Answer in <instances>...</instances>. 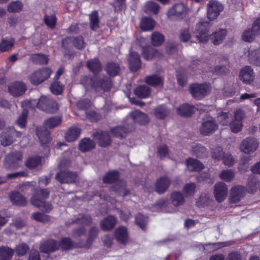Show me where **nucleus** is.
<instances>
[{"mask_svg":"<svg viewBox=\"0 0 260 260\" xmlns=\"http://www.w3.org/2000/svg\"><path fill=\"white\" fill-rule=\"evenodd\" d=\"M211 89V85L207 83H196L190 85L189 91L192 96L197 99H201L209 94Z\"/></svg>","mask_w":260,"mask_h":260,"instance_id":"obj_6","label":"nucleus"},{"mask_svg":"<svg viewBox=\"0 0 260 260\" xmlns=\"http://www.w3.org/2000/svg\"><path fill=\"white\" fill-rule=\"evenodd\" d=\"M155 25V21L150 17H144L140 23V27L144 31H149L153 29Z\"/></svg>","mask_w":260,"mask_h":260,"instance_id":"obj_35","label":"nucleus"},{"mask_svg":"<svg viewBox=\"0 0 260 260\" xmlns=\"http://www.w3.org/2000/svg\"><path fill=\"white\" fill-rule=\"evenodd\" d=\"M22 133L16 131L13 127H9L8 129L3 132L0 135V142L4 146L11 145L17 138L21 137Z\"/></svg>","mask_w":260,"mask_h":260,"instance_id":"obj_7","label":"nucleus"},{"mask_svg":"<svg viewBox=\"0 0 260 260\" xmlns=\"http://www.w3.org/2000/svg\"><path fill=\"white\" fill-rule=\"evenodd\" d=\"M120 70L118 64L114 62H109L106 67V71L110 76H115L118 75Z\"/></svg>","mask_w":260,"mask_h":260,"instance_id":"obj_44","label":"nucleus"},{"mask_svg":"<svg viewBox=\"0 0 260 260\" xmlns=\"http://www.w3.org/2000/svg\"><path fill=\"white\" fill-rule=\"evenodd\" d=\"M52 73V71L48 68H44L34 72L30 76V82L34 85H38L47 80Z\"/></svg>","mask_w":260,"mask_h":260,"instance_id":"obj_9","label":"nucleus"},{"mask_svg":"<svg viewBox=\"0 0 260 260\" xmlns=\"http://www.w3.org/2000/svg\"><path fill=\"white\" fill-rule=\"evenodd\" d=\"M219 122L223 125H228L230 123V114L227 112H222L217 116Z\"/></svg>","mask_w":260,"mask_h":260,"instance_id":"obj_59","label":"nucleus"},{"mask_svg":"<svg viewBox=\"0 0 260 260\" xmlns=\"http://www.w3.org/2000/svg\"><path fill=\"white\" fill-rule=\"evenodd\" d=\"M196 109L194 106L184 104L177 108V113L181 116H187L193 113Z\"/></svg>","mask_w":260,"mask_h":260,"instance_id":"obj_27","label":"nucleus"},{"mask_svg":"<svg viewBox=\"0 0 260 260\" xmlns=\"http://www.w3.org/2000/svg\"><path fill=\"white\" fill-rule=\"evenodd\" d=\"M170 113L168 110L165 106L161 105L157 107L154 111V115L157 118L163 119L166 117Z\"/></svg>","mask_w":260,"mask_h":260,"instance_id":"obj_45","label":"nucleus"},{"mask_svg":"<svg viewBox=\"0 0 260 260\" xmlns=\"http://www.w3.org/2000/svg\"><path fill=\"white\" fill-rule=\"evenodd\" d=\"M67 42H73V45L78 49H82L84 47V42L82 37L73 38L68 37L62 41V44L65 46Z\"/></svg>","mask_w":260,"mask_h":260,"instance_id":"obj_36","label":"nucleus"},{"mask_svg":"<svg viewBox=\"0 0 260 260\" xmlns=\"http://www.w3.org/2000/svg\"><path fill=\"white\" fill-rule=\"evenodd\" d=\"M223 7L216 1H210L208 5L207 17L210 20L215 19L223 10Z\"/></svg>","mask_w":260,"mask_h":260,"instance_id":"obj_13","label":"nucleus"},{"mask_svg":"<svg viewBox=\"0 0 260 260\" xmlns=\"http://www.w3.org/2000/svg\"><path fill=\"white\" fill-rule=\"evenodd\" d=\"M37 104V107L40 110L48 113H53L58 110V105L54 101L50 100L45 96H42L37 102L36 100H26L22 102V107L34 108Z\"/></svg>","mask_w":260,"mask_h":260,"instance_id":"obj_1","label":"nucleus"},{"mask_svg":"<svg viewBox=\"0 0 260 260\" xmlns=\"http://www.w3.org/2000/svg\"><path fill=\"white\" fill-rule=\"evenodd\" d=\"M32 217L35 220L41 222H47L51 219L49 215L40 212L34 213L32 215Z\"/></svg>","mask_w":260,"mask_h":260,"instance_id":"obj_54","label":"nucleus"},{"mask_svg":"<svg viewBox=\"0 0 260 260\" xmlns=\"http://www.w3.org/2000/svg\"><path fill=\"white\" fill-rule=\"evenodd\" d=\"M159 5L153 1H148L144 5V10L146 13L157 14L159 11Z\"/></svg>","mask_w":260,"mask_h":260,"instance_id":"obj_32","label":"nucleus"},{"mask_svg":"<svg viewBox=\"0 0 260 260\" xmlns=\"http://www.w3.org/2000/svg\"><path fill=\"white\" fill-rule=\"evenodd\" d=\"M61 122V119L58 117H53L47 119L44 123V127L37 128V136L42 144H45L50 141L49 133L46 129L52 128L57 126Z\"/></svg>","mask_w":260,"mask_h":260,"instance_id":"obj_3","label":"nucleus"},{"mask_svg":"<svg viewBox=\"0 0 260 260\" xmlns=\"http://www.w3.org/2000/svg\"><path fill=\"white\" fill-rule=\"evenodd\" d=\"M211 26V23L202 20L196 24L193 34L200 43L204 44L209 40V30Z\"/></svg>","mask_w":260,"mask_h":260,"instance_id":"obj_5","label":"nucleus"},{"mask_svg":"<svg viewBox=\"0 0 260 260\" xmlns=\"http://www.w3.org/2000/svg\"><path fill=\"white\" fill-rule=\"evenodd\" d=\"M164 41V36L158 32H154L152 34L151 42L153 46H159Z\"/></svg>","mask_w":260,"mask_h":260,"instance_id":"obj_51","label":"nucleus"},{"mask_svg":"<svg viewBox=\"0 0 260 260\" xmlns=\"http://www.w3.org/2000/svg\"><path fill=\"white\" fill-rule=\"evenodd\" d=\"M186 164L188 169L191 171H200L204 168V165L196 159L188 158L186 159Z\"/></svg>","mask_w":260,"mask_h":260,"instance_id":"obj_31","label":"nucleus"},{"mask_svg":"<svg viewBox=\"0 0 260 260\" xmlns=\"http://www.w3.org/2000/svg\"><path fill=\"white\" fill-rule=\"evenodd\" d=\"M23 7V4L19 1H13L11 2L8 6L7 10L10 13H16L20 12Z\"/></svg>","mask_w":260,"mask_h":260,"instance_id":"obj_42","label":"nucleus"},{"mask_svg":"<svg viewBox=\"0 0 260 260\" xmlns=\"http://www.w3.org/2000/svg\"><path fill=\"white\" fill-rule=\"evenodd\" d=\"M145 82L148 84L152 86L162 85L164 82V78L157 75H153L147 77L145 78Z\"/></svg>","mask_w":260,"mask_h":260,"instance_id":"obj_37","label":"nucleus"},{"mask_svg":"<svg viewBox=\"0 0 260 260\" xmlns=\"http://www.w3.org/2000/svg\"><path fill=\"white\" fill-rule=\"evenodd\" d=\"M179 38L182 42H188L191 38V34L189 32V28L188 27L182 28L180 31Z\"/></svg>","mask_w":260,"mask_h":260,"instance_id":"obj_58","label":"nucleus"},{"mask_svg":"<svg viewBox=\"0 0 260 260\" xmlns=\"http://www.w3.org/2000/svg\"><path fill=\"white\" fill-rule=\"evenodd\" d=\"M131 116L133 120L141 124H144L148 122L147 116L138 110H135L131 112Z\"/></svg>","mask_w":260,"mask_h":260,"instance_id":"obj_28","label":"nucleus"},{"mask_svg":"<svg viewBox=\"0 0 260 260\" xmlns=\"http://www.w3.org/2000/svg\"><path fill=\"white\" fill-rule=\"evenodd\" d=\"M15 40L12 38H4L0 43V51H8L11 50L14 46Z\"/></svg>","mask_w":260,"mask_h":260,"instance_id":"obj_38","label":"nucleus"},{"mask_svg":"<svg viewBox=\"0 0 260 260\" xmlns=\"http://www.w3.org/2000/svg\"><path fill=\"white\" fill-rule=\"evenodd\" d=\"M228 186L223 182L216 183L214 186L213 194L216 201L221 203L224 201L228 195Z\"/></svg>","mask_w":260,"mask_h":260,"instance_id":"obj_12","label":"nucleus"},{"mask_svg":"<svg viewBox=\"0 0 260 260\" xmlns=\"http://www.w3.org/2000/svg\"><path fill=\"white\" fill-rule=\"evenodd\" d=\"M55 178L56 180L61 183H69L75 182L78 178V176L75 173L65 170L58 173Z\"/></svg>","mask_w":260,"mask_h":260,"instance_id":"obj_16","label":"nucleus"},{"mask_svg":"<svg viewBox=\"0 0 260 260\" xmlns=\"http://www.w3.org/2000/svg\"><path fill=\"white\" fill-rule=\"evenodd\" d=\"M13 254V250L8 247L0 248V259H6L11 257Z\"/></svg>","mask_w":260,"mask_h":260,"instance_id":"obj_53","label":"nucleus"},{"mask_svg":"<svg viewBox=\"0 0 260 260\" xmlns=\"http://www.w3.org/2000/svg\"><path fill=\"white\" fill-rule=\"evenodd\" d=\"M81 134V129L76 126L68 129L65 134V139L68 142H72L78 138Z\"/></svg>","mask_w":260,"mask_h":260,"instance_id":"obj_29","label":"nucleus"},{"mask_svg":"<svg viewBox=\"0 0 260 260\" xmlns=\"http://www.w3.org/2000/svg\"><path fill=\"white\" fill-rule=\"evenodd\" d=\"M90 27L93 30H95L99 27V18L97 12H93L90 15Z\"/></svg>","mask_w":260,"mask_h":260,"instance_id":"obj_57","label":"nucleus"},{"mask_svg":"<svg viewBox=\"0 0 260 260\" xmlns=\"http://www.w3.org/2000/svg\"><path fill=\"white\" fill-rule=\"evenodd\" d=\"M59 247L58 243L52 239L47 240L40 245V251L44 253H49L57 250Z\"/></svg>","mask_w":260,"mask_h":260,"instance_id":"obj_21","label":"nucleus"},{"mask_svg":"<svg viewBox=\"0 0 260 260\" xmlns=\"http://www.w3.org/2000/svg\"><path fill=\"white\" fill-rule=\"evenodd\" d=\"M248 58L251 63L260 66V49L250 50L248 53Z\"/></svg>","mask_w":260,"mask_h":260,"instance_id":"obj_41","label":"nucleus"},{"mask_svg":"<svg viewBox=\"0 0 260 260\" xmlns=\"http://www.w3.org/2000/svg\"><path fill=\"white\" fill-rule=\"evenodd\" d=\"M188 8L183 3H178L173 5L167 11V15L170 19H182L188 13Z\"/></svg>","mask_w":260,"mask_h":260,"instance_id":"obj_8","label":"nucleus"},{"mask_svg":"<svg viewBox=\"0 0 260 260\" xmlns=\"http://www.w3.org/2000/svg\"><path fill=\"white\" fill-rule=\"evenodd\" d=\"M142 55L147 60L152 59L153 57H159L160 53L151 46L143 48Z\"/></svg>","mask_w":260,"mask_h":260,"instance_id":"obj_30","label":"nucleus"},{"mask_svg":"<svg viewBox=\"0 0 260 260\" xmlns=\"http://www.w3.org/2000/svg\"><path fill=\"white\" fill-rule=\"evenodd\" d=\"M170 184V180L168 177H161L156 182L155 190L158 193H162L167 190Z\"/></svg>","mask_w":260,"mask_h":260,"instance_id":"obj_23","label":"nucleus"},{"mask_svg":"<svg viewBox=\"0 0 260 260\" xmlns=\"http://www.w3.org/2000/svg\"><path fill=\"white\" fill-rule=\"evenodd\" d=\"M117 220L113 216H109L100 222L102 230L107 231L112 230L115 225Z\"/></svg>","mask_w":260,"mask_h":260,"instance_id":"obj_26","label":"nucleus"},{"mask_svg":"<svg viewBox=\"0 0 260 260\" xmlns=\"http://www.w3.org/2000/svg\"><path fill=\"white\" fill-rule=\"evenodd\" d=\"M81 82L86 89L91 88L95 91H100L101 90L107 91L111 86V81L107 77L101 79L96 77L91 78L85 76L82 78Z\"/></svg>","mask_w":260,"mask_h":260,"instance_id":"obj_2","label":"nucleus"},{"mask_svg":"<svg viewBox=\"0 0 260 260\" xmlns=\"http://www.w3.org/2000/svg\"><path fill=\"white\" fill-rule=\"evenodd\" d=\"M223 164L228 166H231L235 163V159L229 153H224L222 157Z\"/></svg>","mask_w":260,"mask_h":260,"instance_id":"obj_64","label":"nucleus"},{"mask_svg":"<svg viewBox=\"0 0 260 260\" xmlns=\"http://www.w3.org/2000/svg\"><path fill=\"white\" fill-rule=\"evenodd\" d=\"M171 200L174 206H179L183 204L184 201L183 194L178 191H174L171 194Z\"/></svg>","mask_w":260,"mask_h":260,"instance_id":"obj_40","label":"nucleus"},{"mask_svg":"<svg viewBox=\"0 0 260 260\" xmlns=\"http://www.w3.org/2000/svg\"><path fill=\"white\" fill-rule=\"evenodd\" d=\"M34 61L37 63L46 64L48 61L47 56L42 54H36L33 55Z\"/></svg>","mask_w":260,"mask_h":260,"instance_id":"obj_61","label":"nucleus"},{"mask_svg":"<svg viewBox=\"0 0 260 260\" xmlns=\"http://www.w3.org/2000/svg\"><path fill=\"white\" fill-rule=\"evenodd\" d=\"M111 131L113 136L119 138H124L128 132L127 129L123 126L115 127L111 129Z\"/></svg>","mask_w":260,"mask_h":260,"instance_id":"obj_50","label":"nucleus"},{"mask_svg":"<svg viewBox=\"0 0 260 260\" xmlns=\"http://www.w3.org/2000/svg\"><path fill=\"white\" fill-rule=\"evenodd\" d=\"M235 173L232 170H224L219 174L220 178L225 182H231L235 177Z\"/></svg>","mask_w":260,"mask_h":260,"instance_id":"obj_46","label":"nucleus"},{"mask_svg":"<svg viewBox=\"0 0 260 260\" xmlns=\"http://www.w3.org/2000/svg\"><path fill=\"white\" fill-rule=\"evenodd\" d=\"M233 242L226 241L223 242H217L213 243H207L203 245V249L205 252L211 253L221 248L231 245Z\"/></svg>","mask_w":260,"mask_h":260,"instance_id":"obj_19","label":"nucleus"},{"mask_svg":"<svg viewBox=\"0 0 260 260\" xmlns=\"http://www.w3.org/2000/svg\"><path fill=\"white\" fill-rule=\"evenodd\" d=\"M247 192L246 189L242 186L236 185L231 188L230 190V200L232 203L239 202L244 198Z\"/></svg>","mask_w":260,"mask_h":260,"instance_id":"obj_15","label":"nucleus"},{"mask_svg":"<svg viewBox=\"0 0 260 260\" xmlns=\"http://www.w3.org/2000/svg\"><path fill=\"white\" fill-rule=\"evenodd\" d=\"M95 146L94 142L87 138L83 139L79 143V147L81 151L86 152L93 149Z\"/></svg>","mask_w":260,"mask_h":260,"instance_id":"obj_39","label":"nucleus"},{"mask_svg":"<svg viewBox=\"0 0 260 260\" xmlns=\"http://www.w3.org/2000/svg\"><path fill=\"white\" fill-rule=\"evenodd\" d=\"M118 178V173L116 171H111L106 174L103 178L105 183H112Z\"/></svg>","mask_w":260,"mask_h":260,"instance_id":"obj_55","label":"nucleus"},{"mask_svg":"<svg viewBox=\"0 0 260 260\" xmlns=\"http://www.w3.org/2000/svg\"><path fill=\"white\" fill-rule=\"evenodd\" d=\"M257 189H260V182H258L256 179H253L249 181L247 185V192L253 193L255 192Z\"/></svg>","mask_w":260,"mask_h":260,"instance_id":"obj_52","label":"nucleus"},{"mask_svg":"<svg viewBox=\"0 0 260 260\" xmlns=\"http://www.w3.org/2000/svg\"><path fill=\"white\" fill-rule=\"evenodd\" d=\"M26 90L24 83L17 82L12 84L9 87V91L14 96H19L23 94Z\"/></svg>","mask_w":260,"mask_h":260,"instance_id":"obj_20","label":"nucleus"},{"mask_svg":"<svg viewBox=\"0 0 260 260\" xmlns=\"http://www.w3.org/2000/svg\"><path fill=\"white\" fill-rule=\"evenodd\" d=\"M58 245L62 249L69 250L73 247V244L70 239L63 238L61 240Z\"/></svg>","mask_w":260,"mask_h":260,"instance_id":"obj_62","label":"nucleus"},{"mask_svg":"<svg viewBox=\"0 0 260 260\" xmlns=\"http://www.w3.org/2000/svg\"><path fill=\"white\" fill-rule=\"evenodd\" d=\"M128 60L131 71L136 72L140 68L141 62L139 55L137 53L131 52Z\"/></svg>","mask_w":260,"mask_h":260,"instance_id":"obj_24","label":"nucleus"},{"mask_svg":"<svg viewBox=\"0 0 260 260\" xmlns=\"http://www.w3.org/2000/svg\"><path fill=\"white\" fill-rule=\"evenodd\" d=\"M23 110L22 112L21 115L18 117L16 121V124L21 128H23L26 125V119L27 117L28 111L27 108L29 107H23Z\"/></svg>","mask_w":260,"mask_h":260,"instance_id":"obj_48","label":"nucleus"},{"mask_svg":"<svg viewBox=\"0 0 260 260\" xmlns=\"http://www.w3.org/2000/svg\"><path fill=\"white\" fill-rule=\"evenodd\" d=\"M114 235L116 240L121 243L125 244L127 241L128 233L126 228L124 226L117 228Z\"/></svg>","mask_w":260,"mask_h":260,"instance_id":"obj_25","label":"nucleus"},{"mask_svg":"<svg viewBox=\"0 0 260 260\" xmlns=\"http://www.w3.org/2000/svg\"><path fill=\"white\" fill-rule=\"evenodd\" d=\"M94 139L101 147H106L111 143L110 138L107 132H98L93 135Z\"/></svg>","mask_w":260,"mask_h":260,"instance_id":"obj_22","label":"nucleus"},{"mask_svg":"<svg viewBox=\"0 0 260 260\" xmlns=\"http://www.w3.org/2000/svg\"><path fill=\"white\" fill-rule=\"evenodd\" d=\"M218 125L216 121L213 119L205 121L200 127L202 135H210L214 133L218 128Z\"/></svg>","mask_w":260,"mask_h":260,"instance_id":"obj_17","label":"nucleus"},{"mask_svg":"<svg viewBox=\"0 0 260 260\" xmlns=\"http://www.w3.org/2000/svg\"><path fill=\"white\" fill-rule=\"evenodd\" d=\"M192 150L197 156L199 157L204 156L207 154L206 149L200 145H197L193 146L192 147Z\"/></svg>","mask_w":260,"mask_h":260,"instance_id":"obj_63","label":"nucleus"},{"mask_svg":"<svg viewBox=\"0 0 260 260\" xmlns=\"http://www.w3.org/2000/svg\"><path fill=\"white\" fill-rule=\"evenodd\" d=\"M259 143L256 139L253 137H247L241 142L240 150L246 154L255 152L258 148Z\"/></svg>","mask_w":260,"mask_h":260,"instance_id":"obj_10","label":"nucleus"},{"mask_svg":"<svg viewBox=\"0 0 260 260\" xmlns=\"http://www.w3.org/2000/svg\"><path fill=\"white\" fill-rule=\"evenodd\" d=\"M226 31L224 29H221L212 35V40L215 45L220 44L225 37Z\"/></svg>","mask_w":260,"mask_h":260,"instance_id":"obj_43","label":"nucleus"},{"mask_svg":"<svg viewBox=\"0 0 260 260\" xmlns=\"http://www.w3.org/2000/svg\"><path fill=\"white\" fill-rule=\"evenodd\" d=\"M88 68L93 73L99 72L101 69V65L99 60L96 58L87 61Z\"/></svg>","mask_w":260,"mask_h":260,"instance_id":"obj_47","label":"nucleus"},{"mask_svg":"<svg viewBox=\"0 0 260 260\" xmlns=\"http://www.w3.org/2000/svg\"><path fill=\"white\" fill-rule=\"evenodd\" d=\"M136 222L142 229L144 230L148 222V217L139 213L136 217Z\"/></svg>","mask_w":260,"mask_h":260,"instance_id":"obj_56","label":"nucleus"},{"mask_svg":"<svg viewBox=\"0 0 260 260\" xmlns=\"http://www.w3.org/2000/svg\"><path fill=\"white\" fill-rule=\"evenodd\" d=\"M135 94L140 98L145 99L149 96L150 88L146 85H140L135 90Z\"/></svg>","mask_w":260,"mask_h":260,"instance_id":"obj_33","label":"nucleus"},{"mask_svg":"<svg viewBox=\"0 0 260 260\" xmlns=\"http://www.w3.org/2000/svg\"><path fill=\"white\" fill-rule=\"evenodd\" d=\"M260 35V18L255 20L252 29H246L242 34V39L246 42H251L256 36Z\"/></svg>","mask_w":260,"mask_h":260,"instance_id":"obj_14","label":"nucleus"},{"mask_svg":"<svg viewBox=\"0 0 260 260\" xmlns=\"http://www.w3.org/2000/svg\"><path fill=\"white\" fill-rule=\"evenodd\" d=\"M240 79L245 83H250L254 79V74L252 68L249 66L243 68L239 74Z\"/></svg>","mask_w":260,"mask_h":260,"instance_id":"obj_18","label":"nucleus"},{"mask_svg":"<svg viewBox=\"0 0 260 260\" xmlns=\"http://www.w3.org/2000/svg\"><path fill=\"white\" fill-rule=\"evenodd\" d=\"M50 88L53 94L58 95L62 92L63 86L58 81H54L51 84Z\"/></svg>","mask_w":260,"mask_h":260,"instance_id":"obj_60","label":"nucleus"},{"mask_svg":"<svg viewBox=\"0 0 260 260\" xmlns=\"http://www.w3.org/2000/svg\"><path fill=\"white\" fill-rule=\"evenodd\" d=\"M50 192L47 189H37L30 199L31 204L36 207H43L47 212L52 209L51 205L44 201L49 196Z\"/></svg>","mask_w":260,"mask_h":260,"instance_id":"obj_4","label":"nucleus"},{"mask_svg":"<svg viewBox=\"0 0 260 260\" xmlns=\"http://www.w3.org/2000/svg\"><path fill=\"white\" fill-rule=\"evenodd\" d=\"M41 164V157L34 156L29 158L25 162L26 166L30 169H34Z\"/></svg>","mask_w":260,"mask_h":260,"instance_id":"obj_49","label":"nucleus"},{"mask_svg":"<svg viewBox=\"0 0 260 260\" xmlns=\"http://www.w3.org/2000/svg\"><path fill=\"white\" fill-rule=\"evenodd\" d=\"M22 154L20 152H13L8 154L4 162L5 168L8 169H15L20 166Z\"/></svg>","mask_w":260,"mask_h":260,"instance_id":"obj_11","label":"nucleus"},{"mask_svg":"<svg viewBox=\"0 0 260 260\" xmlns=\"http://www.w3.org/2000/svg\"><path fill=\"white\" fill-rule=\"evenodd\" d=\"M10 198L11 202L16 205L25 206L27 203L25 198L18 192H13Z\"/></svg>","mask_w":260,"mask_h":260,"instance_id":"obj_34","label":"nucleus"}]
</instances>
